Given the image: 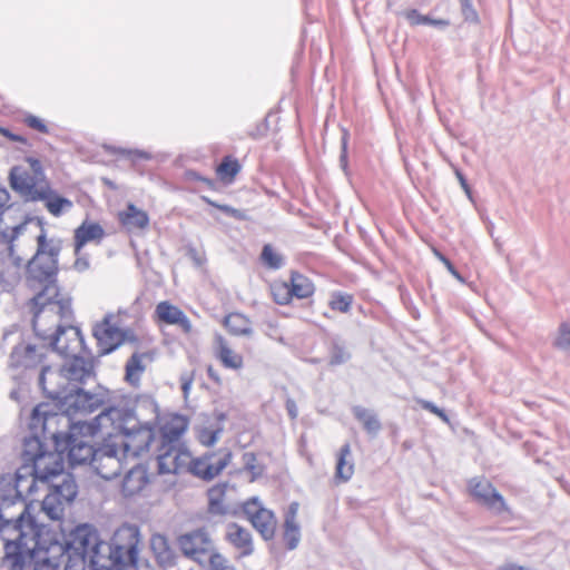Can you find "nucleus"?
Listing matches in <instances>:
<instances>
[{
    "label": "nucleus",
    "mask_w": 570,
    "mask_h": 570,
    "mask_svg": "<svg viewBox=\"0 0 570 570\" xmlns=\"http://www.w3.org/2000/svg\"><path fill=\"white\" fill-rule=\"evenodd\" d=\"M59 420V412L50 403L38 404L30 417V429L35 435L27 438L23 443L22 456L32 463L31 484L29 491L40 483H49L53 479L61 478L59 483H52L49 492L42 500V510L52 520H60L65 509L77 497V484L72 475L63 472V462L59 454L43 451L38 434L43 438L56 436L51 424Z\"/></svg>",
    "instance_id": "obj_1"
},
{
    "label": "nucleus",
    "mask_w": 570,
    "mask_h": 570,
    "mask_svg": "<svg viewBox=\"0 0 570 570\" xmlns=\"http://www.w3.org/2000/svg\"><path fill=\"white\" fill-rule=\"evenodd\" d=\"M0 537L4 542L0 570H23L27 562L33 570H58L68 550L62 534L38 523L27 505L14 520L0 513Z\"/></svg>",
    "instance_id": "obj_2"
},
{
    "label": "nucleus",
    "mask_w": 570,
    "mask_h": 570,
    "mask_svg": "<svg viewBox=\"0 0 570 570\" xmlns=\"http://www.w3.org/2000/svg\"><path fill=\"white\" fill-rule=\"evenodd\" d=\"M18 259H26L29 276L46 283L47 292L56 293V276L59 272V256L63 242L49 237L45 224L39 218H28L11 227L9 240Z\"/></svg>",
    "instance_id": "obj_3"
},
{
    "label": "nucleus",
    "mask_w": 570,
    "mask_h": 570,
    "mask_svg": "<svg viewBox=\"0 0 570 570\" xmlns=\"http://www.w3.org/2000/svg\"><path fill=\"white\" fill-rule=\"evenodd\" d=\"M88 430L92 435L111 436L118 441L122 454L128 458L148 452L156 439L150 423H141L135 411L116 406L98 414Z\"/></svg>",
    "instance_id": "obj_4"
},
{
    "label": "nucleus",
    "mask_w": 570,
    "mask_h": 570,
    "mask_svg": "<svg viewBox=\"0 0 570 570\" xmlns=\"http://www.w3.org/2000/svg\"><path fill=\"white\" fill-rule=\"evenodd\" d=\"M67 362L60 370L55 371L43 366L39 376V384L50 399H60L69 391V386L82 383L92 371V363L82 353L65 356Z\"/></svg>",
    "instance_id": "obj_5"
},
{
    "label": "nucleus",
    "mask_w": 570,
    "mask_h": 570,
    "mask_svg": "<svg viewBox=\"0 0 570 570\" xmlns=\"http://www.w3.org/2000/svg\"><path fill=\"white\" fill-rule=\"evenodd\" d=\"M56 293L47 292L46 288L38 293L32 299L33 331L42 340L51 335V331L57 326H62V322H68L72 317L71 301L69 298H57Z\"/></svg>",
    "instance_id": "obj_6"
},
{
    "label": "nucleus",
    "mask_w": 570,
    "mask_h": 570,
    "mask_svg": "<svg viewBox=\"0 0 570 570\" xmlns=\"http://www.w3.org/2000/svg\"><path fill=\"white\" fill-rule=\"evenodd\" d=\"M141 537L138 527L121 524L109 542V559L117 570H154L139 557Z\"/></svg>",
    "instance_id": "obj_7"
},
{
    "label": "nucleus",
    "mask_w": 570,
    "mask_h": 570,
    "mask_svg": "<svg viewBox=\"0 0 570 570\" xmlns=\"http://www.w3.org/2000/svg\"><path fill=\"white\" fill-rule=\"evenodd\" d=\"M10 185L26 200L46 197L47 179L39 159L26 157L24 161L11 168Z\"/></svg>",
    "instance_id": "obj_8"
},
{
    "label": "nucleus",
    "mask_w": 570,
    "mask_h": 570,
    "mask_svg": "<svg viewBox=\"0 0 570 570\" xmlns=\"http://www.w3.org/2000/svg\"><path fill=\"white\" fill-rule=\"evenodd\" d=\"M101 445L96 449V456L91 464L96 473L105 480H111L120 474L124 461L128 458L122 454L118 441L111 436H100Z\"/></svg>",
    "instance_id": "obj_9"
},
{
    "label": "nucleus",
    "mask_w": 570,
    "mask_h": 570,
    "mask_svg": "<svg viewBox=\"0 0 570 570\" xmlns=\"http://www.w3.org/2000/svg\"><path fill=\"white\" fill-rule=\"evenodd\" d=\"M177 543L186 558L199 564L206 562L217 551L215 541L206 528L194 529L179 535Z\"/></svg>",
    "instance_id": "obj_10"
},
{
    "label": "nucleus",
    "mask_w": 570,
    "mask_h": 570,
    "mask_svg": "<svg viewBox=\"0 0 570 570\" xmlns=\"http://www.w3.org/2000/svg\"><path fill=\"white\" fill-rule=\"evenodd\" d=\"M57 401L56 406L62 415H66L69 420L73 421L78 416H83L97 411L102 401L95 394L85 392L81 389L76 391L70 390L69 393L65 392L60 399H52Z\"/></svg>",
    "instance_id": "obj_11"
},
{
    "label": "nucleus",
    "mask_w": 570,
    "mask_h": 570,
    "mask_svg": "<svg viewBox=\"0 0 570 570\" xmlns=\"http://www.w3.org/2000/svg\"><path fill=\"white\" fill-rule=\"evenodd\" d=\"M240 509L246 520L264 540L268 541L275 537L277 529L275 513L265 508L257 498L247 499L242 503Z\"/></svg>",
    "instance_id": "obj_12"
},
{
    "label": "nucleus",
    "mask_w": 570,
    "mask_h": 570,
    "mask_svg": "<svg viewBox=\"0 0 570 570\" xmlns=\"http://www.w3.org/2000/svg\"><path fill=\"white\" fill-rule=\"evenodd\" d=\"M466 491L473 501L500 514L510 512V509L491 481L484 476H474L468 481Z\"/></svg>",
    "instance_id": "obj_13"
},
{
    "label": "nucleus",
    "mask_w": 570,
    "mask_h": 570,
    "mask_svg": "<svg viewBox=\"0 0 570 570\" xmlns=\"http://www.w3.org/2000/svg\"><path fill=\"white\" fill-rule=\"evenodd\" d=\"M92 334L102 354L114 352L127 337V332L119 326L118 316L115 314H108L97 323Z\"/></svg>",
    "instance_id": "obj_14"
},
{
    "label": "nucleus",
    "mask_w": 570,
    "mask_h": 570,
    "mask_svg": "<svg viewBox=\"0 0 570 570\" xmlns=\"http://www.w3.org/2000/svg\"><path fill=\"white\" fill-rule=\"evenodd\" d=\"M45 341H49V347L62 356L83 353V337L79 327L73 325L57 326L51 331V335Z\"/></svg>",
    "instance_id": "obj_15"
},
{
    "label": "nucleus",
    "mask_w": 570,
    "mask_h": 570,
    "mask_svg": "<svg viewBox=\"0 0 570 570\" xmlns=\"http://www.w3.org/2000/svg\"><path fill=\"white\" fill-rule=\"evenodd\" d=\"M156 451L159 474L185 472L190 462V452L184 445L157 444Z\"/></svg>",
    "instance_id": "obj_16"
},
{
    "label": "nucleus",
    "mask_w": 570,
    "mask_h": 570,
    "mask_svg": "<svg viewBox=\"0 0 570 570\" xmlns=\"http://www.w3.org/2000/svg\"><path fill=\"white\" fill-rule=\"evenodd\" d=\"M9 236H11V228L0 232V244L7 252L6 257H0V284L6 289L20 281L21 268L26 264V259H18L17 254L11 249Z\"/></svg>",
    "instance_id": "obj_17"
},
{
    "label": "nucleus",
    "mask_w": 570,
    "mask_h": 570,
    "mask_svg": "<svg viewBox=\"0 0 570 570\" xmlns=\"http://www.w3.org/2000/svg\"><path fill=\"white\" fill-rule=\"evenodd\" d=\"M153 320L158 326L175 325L185 334L193 332V324L188 316L169 301H161L156 305Z\"/></svg>",
    "instance_id": "obj_18"
},
{
    "label": "nucleus",
    "mask_w": 570,
    "mask_h": 570,
    "mask_svg": "<svg viewBox=\"0 0 570 570\" xmlns=\"http://www.w3.org/2000/svg\"><path fill=\"white\" fill-rule=\"evenodd\" d=\"M188 428V420L180 414H167L158 421V444L183 445L180 440Z\"/></svg>",
    "instance_id": "obj_19"
},
{
    "label": "nucleus",
    "mask_w": 570,
    "mask_h": 570,
    "mask_svg": "<svg viewBox=\"0 0 570 570\" xmlns=\"http://www.w3.org/2000/svg\"><path fill=\"white\" fill-rule=\"evenodd\" d=\"M225 541L236 551V558L242 559L254 553V540L250 531L235 522L226 525Z\"/></svg>",
    "instance_id": "obj_20"
},
{
    "label": "nucleus",
    "mask_w": 570,
    "mask_h": 570,
    "mask_svg": "<svg viewBox=\"0 0 570 570\" xmlns=\"http://www.w3.org/2000/svg\"><path fill=\"white\" fill-rule=\"evenodd\" d=\"M31 479L21 476L19 474H4L0 476V501L2 504L10 502L14 503L16 500L22 499L23 494L32 495L35 488L29 491Z\"/></svg>",
    "instance_id": "obj_21"
},
{
    "label": "nucleus",
    "mask_w": 570,
    "mask_h": 570,
    "mask_svg": "<svg viewBox=\"0 0 570 570\" xmlns=\"http://www.w3.org/2000/svg\"><path fill=\"white\" fill-rule=\"evenodd\" d=\"M46 352L29 344H18L10 354V366L13 368H36L43 363Z\"/></svg>",
    "instance_id": "obj_22"
},
{
    "label": "nucleus",
    "mask_w": 570,
    "mask_h": 570,
    "mask_svg": "<svg viewBox=\"0 0 570 570\" xmlns=\"http://www.w3.org/2000/svg\"><path fill=\"white\" fill-rule=\"evenodd\" d=\"M213 351L214 356L225 368L233 371L243 370L245 364L244 356L240 353L234 351L223 335L217 334L214 337Z\"/></svg>",
    "instance_id": "obj_23"
},
{
    "label": "nucleus",
    "mask_w": 570,
    "mask_h": 570,
    "mask_svg": "<svg viewBox=\"0 0 570 570\" xmlns=\"http://www.w3.org/2000/svg\"><path fill=\"white\" fill-rule=\"evenodd\" d=\"M105 235L106 233L100 224L90 220L82 222L73 233L75 256H78L88 243L99 244Z\"/></svg>",
    "instance_id": "obj_24"
},
{
    "label": "nucleus",
    "mask_w": 570,
    "mask_h": 570,
    "mask_svg": "<svg viewBox=\"0 0 570 570\" xmlns=\"http://www.w3.org/2000/svg\"><path fill=\"white\" fill-rule=\"evenodd\" d=\"M150 482L148 470L142 464L132 466L125 475L121 492L125 497H134L146 489Z\"/></svg>",
    "instance_id": "obj_25"
},
{
    "label": "nucleus",
    "mask_w": 570,
    "mask_h": 570,
    "mask_svg": "<svg viewBox=\"0 0 570 570\" xmlns=\"http://www.w3.org/2000/svg\"><path fill=\"white\" fill-rule=\"evenodd\" d=\"M154 360L153 352H136L127 361L125 365V380L132 386H138L140 379L146 371L147 363Z\"/></svg>",
    "instance_id": "obj_26"
},
{
    "label": "nucleus",
    "mask_w": 570,
    "mask_h": 570,
    "mask_svg": "<svg viewBox=\"0 0 570 570\" xmlns=\"http://www.w3.org/2000/svg\"><path fill=\"white\" fill-rule=\"evenodd\" d=\"M118 220L127 230H141L149 225L148 214L134 204H128L124 210L118 213Z\"/></svg>",
    "instance_id": "obj_27"
},
{
    "label": "nucleus",
    "mask_w": 570,
    "mask_h": 570,
    "mask_svg": "<svg viewBox=\"0 0 570 570\" xmlns=\"http://www.w3.org/2000/svg\"><path fill=\"white\" fill-rule=\"evenodd\" d=\"M354 474L352 450L350 443H345L336 453V466L334 481L336 484L348 482Z\"/></svg>",
    "instance_id": "obj_28"
},
{
    "label": "nucleus",
    "mask_w": 570,
    "mask_h": 570,
    "mask_svg": "<svg viewBox=\"0 0 570 570\" xmlns=\"http://www.w3.org/2000/svg\"><path fill=\"white\" fill-rule=\"evenodd\" d=\"M298 507L297 502L291 503L284 520L283 541L289 550L297 547L301 538L299 527L296 521Z\"/></svg>",
    "instance_id": "obj_29"
},
{
    "label": "nucleus",
    "mask_w": 570,
    "mask_h": 570,
    "mask_svg": "<svg viewBox=\"0 0 570 570\" xmlns=\"http://www.w3.org/2000/svg\"><path fill=\"white\" fill-rule=\"evenodd\" d=\"M240 170L242 165L239 160L232 155H227L223 157L222 161L215 168V174L220 184L229 186L234 184Z\"/></svg>",
    "instance_id": "obj_30"
},
{
    "label": "nucleus",
    "mask_w": 570,
    "mask_h": 570,
    "mask_svg": "<svg viewBox=\"0 0 570 570\" xmlns=\"http://www.w3.org/2000/svg\"><path fill=\"white\" fill-rule=\"evenodd\" d=\"M233 458V453L230 449L228 448H220L217 451L208 452L207 459H208V466L207 472L209 475V479H214L218 474L222 473L224 469H226Z\"/></svg>",
    "instance_id": "obj_31"
},
{
    "label": "nucleus",
    "mask_w": 570,
    "mask_h": 570,
    "mask_svg": "<svg viewBox=\"0 0 570 570\" xmlns=\"http://www.w3.org/2000/svg\"><path fill=\"white\" fill-rule=\"evenodd\" d=\"M223 430L220 422H205L196 428L195 438L203 446L210 448L216 444Z\"/></svg>",
    "instance_id": "obj_32"
},
{
    "label": "nucleus",
    "mask_w": 570,
    "mask_h": 570,
    "mask_svg": "<svg viewBox=\"0 0 570 570\" xmlns=\"http://www.w3.org/2000/svg\"><path fill=\"white\" fill-rule=\"evenodd\" d=\"M289 287L293 297L303 299L313 296L315 286L313 282L305 275L298 272H291Z\"/></svg>",
    "instance_id": "obj_33"
},
{
    "label": "nucleus",
    "mask_w": 570,
    "mask_h": 570,
    "mask_svg": "<svg viewBox=\"0 0 570 570\" xmlns=\"http://www.w3.org/2000/svg\"><path fill=\"white\" fill-rule=\"evenodd\" d=\"M95 456L96 449L85 442L71 444L68 452V458L72 465L85 463H90L91 465Z\"/></svg>",
    "instance_id": "obj_34"
},
{
    "label": "nucleus",
    "mask_w": 570,
    "mask_h": 570,
    "mask_svg": "<svg viewBox=\"0 0 570 570\" xmlns=\"http://www.w3.org/2000/svg\"><path fill=\"white\" fill-rule=\"evenodd\" d=\"M45 206L47 210L55 217H59L62 213L72 207V202L68 198L51 193L49 184L46 187Z\"/></svg>",
    "instance_id": "obj_35"
},
{
    "label": "nucleus",
    "mask_w": 570,
    "mask_h": 570,
    "mask_svg": "<svg viewBox=\"0 0 570 570\" xmlns=\"http://www.w3.org/2000/svg\"><path fill=\"white\" fill-rule=\"evenodd\" d=\"M224 325L227 331L236 336L247 335L252 331V323L248 317L240 313H229L224 318Z\"/></svg>",
    "instance_id": "obj_36"
},
{
    "label": "nucleus",
    "mask_w": 570,
    "mask_h": 570,
    "mask_svg": "<svg viewBox=\"0 0 570 570\" xmlns=\"http://www.w3.org/2000/svg\"><path fill=\"white\" fill-rule=\"evenodd\" d=\"M150 548L160 564L171 563L174 553L165 535L154 534L150 538Z\"/></svg>",
    "instance_id": "obj_37"
},
{
    "label": "nucleus",
    "mask_w": 570,
    "mask_h": 570,
    "mask_svg": "<svg viewBox=\"0 0 570 570\" xmlns=\"http://www.w3.org/2000/svg\"><path fill=\"white\" fill-rule=\"evenodd\" d=\"M208 497V512L212 514H224L226 512L225 505V487L217 484L212 487L207 493Z\"/></svg>",
    "instance_id": "obj_38"
},
{
    "label": "nucleus",
    "mask_w": 570,
    "mask_h": 570,
    "mask_svg": "<svg viewBox=\"0 0 570 570\" xmlns=\"http://www.w3.org/2000/svg\"><path fill=\"white\" fill-rule=\"evenodd\" d=\"M271 295L278 305H287L292 302L289 283L282 279L274 281L269 286Z\"/></svg>",
    "instance_id": "obj_39"
},
{
    "label": "nucleus",
    "mask_w": 570,
    "mask_h": 570,
    "mask_svg": "<svg viewBox=\"0 0 570 570\" xmlns=\"http://www.w3.org/2000/svg\"><path fill=\"white\" fill-rule=\"evenodd\" d=\"M404 17L412 27L420 24H431L435 27H448L450 21L446 19H433L428 16L421 14L416 9H410L404 12Z\"/></svg>",
    "instance_id": "obj_40"
},
{
    "label": "nucleus",
    "mask_w": 570,
    "mask_h": 570,
    "mask_svg": "<svg viewBox=\"0 0 570 570\" xmlns=\"http://www.w3.org/2000/svg\"><path fill=\"white\" fill-rule=\"evenodd\" d=\"M353 413L356 420L362 423L363 428L368 433H376L381 429V423L379 419L367 409L356 406L354 407Z\"/></svg>",
    "instance_id": "obj_41"
},
{
    "label": "nucleus",
    "mask_w": 570,
    "mask_h": 570,
    "mask_svg": "<svg viewBox=\"0 0 570 570\" xmlns=\"http://www.w3.org/2000/svg\"><path fill=\"white\" fill-rule=\"evenodd\" d=\"M353 301L354 297L352 294L334 292L328 302V306L334 312L348 313L352 307Z\"/></svg>",
    "instance_id": "obj_42"
},
{
    "label": "nucleus",
    "mask_w": 570,
    "mask_h": 570,
    "mask_svg": "<svg viewBox=\"0 0 570 570\" xmlns=\"http://www.w3.org/2000/svg\"><path fill=\"white\" fill-rule=\"evenodd\" d=\"M207 462H208L207 453H205L204 455H202L199 458H193L190 455V462H188V464L186 466V471L190 472L193 475L198 476L200 479L210 480L208 472H207V466H208Z\"/></svg>",
    "instance_id": "obj_43"
},
{
    "label": "nucleus",
    "mask_w": 570,
    "mask_h": 570,
    "mask_svg": "<svg viewBox=\"0 0 570 570\" xmlns=\"http://www.w3.org/2000/svg\"><path fill=\"white\" fill-rule=\"evenodd\" d=\"M261 261L266 267L272 269H277L283 264V257L269 244L264 245Z\"/></svg>",
    "instance_id": "obj_44"
},
{
    "label": "nucleus",
    "mask_w": 570,
    "mask_h": 570,
    "mask_svg": "<svg viewBox=\"0 0 570 570\" xmlns=\"http://www.w3.org/2000/svg\"><path fill=\"white\" fill-rule=\"evenodd\" d=\"M245 471L250 474V481H254L264 474L265 465L257 460L254 453H246Z\"/></svg>",
    "instance_id": "obj_45"
},
{
    "label": "nucleus",
    "mask_w": 570,
    "mask_h": 570,
    "mask_svg": "<svg viewBox=\"0 0 570 570\" xmlns=\"http://www.w3.org/2000/svg\"><path fill=\"white\" fill-rule=\"evenodd\" d=\"M206 562L209 570H236L235 566L219 550L212 554Z\"/></svg>",
    "instance_id": "obj_46"
},
{
    "label": "nucleus",
    "mask_w": 570,
    "mask_h": 570,
    "mask_svg": "<svg viewBox=\"0 0 570 570\" xmlns=\"http://www.w3.org/2000/svg\"><path fill=\"white\" fill-rule=\"evenodd\" d=\"M554 346L570 352V324L562 323L559 326L558 335L554 340Z\"/></svg>",
    "instance_id": "obj_47"
},
{
    "label": "nucleus",
    "mask_w": 570,
    "mask_h": 570,
    "mask_svg": "<svg viewBox=\"0 0 570 570\" xmlns=\"http://www.w3.org/2000/svg\"><path fill=\"white\" fill-rule=\"evenodd\" d=\"M22 121L27 127H29L30 129H33L38 132H41V134L49 132V128L46 125V122L41 118H39L35 115L24 116Z\"/></svg>",
    "instance_id": "obj_48"
},
{
    "label": "nucleus",
    "mask_w": 570,
    "mask_h": 570,
    "mask_svg": "<svg viewBox=\"0 0 570 570\" xmlns=\"http://www.w3.org/2000/svg\"><path fill=\"white\" fill-rule=\"evenodd\" d=\"M200 198L207 205H209L212 207H215L218 210H220V212H223V213H225V214H227V215H229L232 217L239 218L242 216L239 210L236 209V208H233V207H230L228 205L218 204V203L212 200L210 198H208L207 196H202Z\"/></svg>",
    "instance_id": "obj_49"
},
{
    "label": "nucleus",
    "mask_w": 570,
    "mask_h": 570,
    "mask_svg": "<svg viewBox=\"0 0 570 570\" xmlns=\"http://www.w3.org/2000/svg\"><path fill=\"white\" fill-rule=\"evenodd\" d=\"M460 4L462 14L466 21L476 22L479 20V16L473 8L472 0H460Z\"/></svg>",
    "instance_id": "obj_50"
},
{
    "label": "nucleus",
    "mask_w": 570,
    "mask_h": 570,
    "mask_svg": "<svg viewBox=\"0 0 570 570\" xmlns=\"http://www.w3.org/2000/svg\"><path fill=\"white\" fill-rule=\"evenodd\" d=\"M417 403L419 405L431 412L432 414L436 415L438 417H440L443 422L445 423H449V417L448 415L445 414V412L441 409H439L436 405H434L433 403L429 402V401H425V400H417Z\"/></svg>",
    "instance_id": "obj_51"
},
{
    "label": "nucleus",
    "mask_w": 570,
    "mask_h": 570,
    "mask_svg": "<svg viewBox=\"0 0 570 570\" xmlns=\"http://www.w3.org/2000/svg\"><path fill=\"white\" fill-rule=\"evenodd\" d=\"M207 376L217 386H222L224 383V380L217 368H215L214 365L209 364L206 368Z\"/></svg>",
    "instance_id": "obj_52"
},
{
    "label": "nucleus",
    "mask_w": 570,
    "mask_h": 570,
    "mask_svg": "<svg viewBox=\"0 0 570 570\" xmlns=\"http://www.w3.org/2000/svg\"><path fill=\"white\" fill-rule=\"evenodd\" d=\"M195 381V372L185 373L180 376L181 390L185 395L189 393V390Z\"/></svg>",
    "instance_id": "obj_53"
},
{
    "label": "nucleus",
    "mask_w": 570,
    "mask_h": 570,
    "mask_svg": "<svg viewBox=\"0 0 570 570\" xmlns=\"http://www.w3.org/2000/svg\"><path fill=\"white\" fill-rule=\"evenodd\" d=\"M89 259L85 256H81V253L76 256V259H75V263H73V268L77 271V272H85L89 268Z\"/></svg>",
    "instance_id": "obj_54"
},
{
    "label": "nucleus",
    "mask_w": 570,
    "mask_h": 570,
    "mask_svg": "<svg viewBox=\"0 0 570 570\" xmlns=\"http://www.w3.org/2000/svg\"><path fill=\"white\" fill-rule=\"evenodd\" d=\"M435 255H436V257H438V258H439V259H440V261L445 265V267L448 268V271H449L452 275H454V276L459 277V273H458V272H456V269L454 268L453 264H452V263H451V262H450L445 256H443L441 253H439V252H436V250H435Z\"/></svg>",
    "instance_id": "obj_55"
},
{
    "label": "nucleus",
    "mask_w": 570,
    "mask_h": 570,
    "mask_svg": "<svg viewBox=\"0 0 570 570\" xmlns=\"http://www.w3.org/2000/svg\"><path fill=\"white\" fill-rule=\"evenodd\" d=\"M10 195L4 187L0 186V213L8 206Z\"/></svg>",
    "instance_id": "obj_56"
},
{
    "label": "nucleus",
    "mask_w": 570,
    "mask_h": 570,
    "mask_svg": "<svg viewBox=\"0 0 570 570\" xmlns=\"http://www.w3.org/2000/svg\"><path fill=\"white\" fill-rule=\"evenodd\" d=\"M194 178L196 180H198V181L204 183L209 189H212V190L216 189V183L213 179L206 178V177H202L199 175H194Z\"/></svg>",
    "instance_id": "obj_57"
},
{
    "label": "nucleus",
    "mask_w": 570,
    "mask_h": 570,
    "mask_svg": "<svg viewBox=\"0 0 570 570\" xmlns=\"http://www.w3.org/2000/svg\"><path fill=\"white\" fill-rule=\"evenodd\" d=\"M1 132L3 136L8 137L12 141H19V142H24V144L27 142V139L24 137L11 134L7 129L1 130Z\"/></svg>",
    "instance_id": "obj_58"
},
{
    "label": "nucleus",
    "mask_w": 570,
    "mask_h": 570,
    "mask_svg": "<svg viewBox=\"0 0 570 570\" xmlns=\"http://www.w3.org/2000/svg\"><path fill=\"white\" fill-rule=\"evenodd\" d=\"M345 360H346V355H345V353H343V352H341V351H340V352H337V353H335V354H333V355H332V357H331V364H332V365L341 364V363H343Z\"/></svg>",
    "instance_id": "obj_59"
},
{
    "label": "nucleus",
    "mask_w": 570,
    "mask_h": 570,
    "mask_svg": "<svg viewBox=\"0 0 570 570\" xmlns=\"http://www.w3.org/2000/svg\"><path fill=\"white\" fill-rule=\"evenodd\" d=\"M286 409L292 419H295L297 416L296 404L294 401L288 400L286 402Z\"/></svg>",
    "instance_id": "obj_60"
},
{
    "label": "nucleus",
    "mask_w": 570,
    "mask_h": 570,
    "mask_svg": "<svg viewBox=\"0 0 570 570\" xmlns=\"http://www.w3.org/2000/svg\"><path fill=\"white\" fill-rule=\"evenodd\" d=\"M498 570H528V569H525L522 566L514 564V563H508V564L500 567Z\"/></svg>",
    "instance_id": "obj_61"
},
{
    "label": "nucleus",
    "mask_w": 570,
    "mask_h": 570,
    "mask_svg": "<svg viewBox=\"0 0 570 570\" xmlns=\"http://www.w3.org/2000/svg\"><path fill=\"white\" fill-rule=\"evenodd\" d=\"M458 177H459V179H460V183H461L462 187H463L465 190H468V184H466V181H465L464 177H463L460 173H458Z\"/></svg>",
    "instance_id": "obj_62"
}]
</instances>
